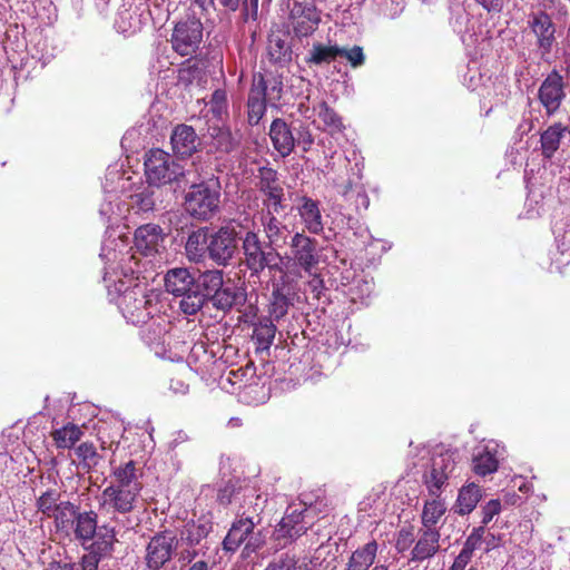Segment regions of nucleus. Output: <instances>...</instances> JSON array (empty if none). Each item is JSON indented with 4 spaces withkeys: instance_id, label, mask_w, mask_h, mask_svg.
<instances>
[{
    "instance_id": "obj_1",
    "label": "nucleus",
    "mask_w": 570,
    "mask_h": 570,
    "mask_svg": "<svg viewBox=\"0 0 570 570\" xmlns=\"http://www.w3.org/2000/svg\"><path fill=\"white\" fill-rule=\"evenodd\" d=\"M220 183L213 175L193 183L185 195L186 212L195 219L209 220L219 212Z\"/></svg>"
},
{
    "instance_id": "obj_2",
    "label": "nucleus",
    "mask_w": 570,
    "mask_h": 570,
    "mask_svg": "<svg viewBox=\"0 0 570 570\" xmlns=\"http://www.w3.org/2000/svg\"><path fill=\"white\" fill-rule=\"evenodd\" d=\"M140 497V493L130 490L105 487L98 497L99 510L112 521L121 522L126 529H134L138 525V519L134 520L131 515L139 508Z\"/></svg>"
},
{
    "instance_id": "obj_3",
    "label": "nucleus",
    "mask_w": 570,
    "mask_h": 570,
    "mask_svg": "<svg viewBox=\"0 0 570 570\" xmlns=\"http://www.w3.org/2000/svg\"><path fill=\"white\" fill-rule=\"evenodd\" d=\"M244 265L252 276H259L265 269H279L281 255L268 242L262 240L258 232L248 230L240 238Z\"/></svg>"
},
{
    "instance_id": "obj_4",
    "label": "nucleus",
    "mask_w": 570,
    "mask_h": 570,
    "mask_svg": "<svg viewBox=\"0 0 570 570\" xmlns=\"http://www.w3.org/2000/svg\"><path fill=\"white\" fill-rule=\"evenodd\" d=\"M165 287L168 293L181 297L179 308L186 315H195L204 306V298L197 288L196 278L188 268L169 269L165 276Z\"/></svg>"
},
{
    "instance_id": "obj_5",
    "label": "nucleus",
    "mask_w": 570,
    "mask_h": 570,
    "mask_svg": "<svg viewBox=\"0 0 570 570\" xmlns=\"http://www.w3.org/2000/svg\"><path fill=\"white\" fill-rule=\"evenodd\" d=\"M156 295L146 294L139 285L125 289L118 299L119 309L127 322L145 325L157 312Z\"/></svg>"
},
{
    "instance_id": "obj_6",
    "label": "nucleus",
    "mask_w": 570,
    "mask_h": 570,
    "mask_svg": "<svg viewBox=\"0 0 570 570\" xmlns=\"http://www.w3.org/2000/svg\"><path fill=\"white\" fill-rule=\"evenodd\" d=\"M144 165L147 183L157 187L170 184L186 175L170 154L158 148L146 154Z\"/></svg>"
},
{
    "instance_id": "obj_7",
    "label": "nucleus",
    "mask_w": 570,
    "mask_h": 570,
    "mask_svg": "<svg viewBox=\"0 0 570 570\" xmlns=\"http://www.w3.org/2000/svg\"><path fill=\"white\" fill-rule=\"evenodd\" d=\"M255 186L261 194V210L284 212L286 209L284 181L277 170L271 167H259Z\"/></svg>"
},
{
    "instance_id": "obj_8",
    "label": "nucleus",
    "mask_w": 570,
    "mask_h": 570,
    "mask_svg": "<svg viewBox=\"0 0 570 570\" xmlns=\"http://www.w3.org/2000/svg\"><path fill=\"white\" fill-rule=\"evenodd\" d=\"M314 507L306 503L292 504L275 530L276 539L293 541L304 534L314 524Z\"/></svg>"
},
{
    "instance_id": "obj_9",
    "label": "nucleus",
    "mask_w": 570,
    "mask_h": 570,
    "mask_svg": "<svg viewBox=\"0 0 570 570\" xmlns=\"http://www.w3.org/2000/svg\"><path fill=\"white\" fill-rule=\"evenodd\" d=\"M530 32L535 39V48L543 61H549V57L557 43V26L551 16L544 11L539 10L531 12L527 20Z\"/></svg>"
},
{
    "instance_id": "obj_10",
    "label": "nucleus",
    "mask_w": 570,
    "mask_h": 570,
    "mask_svg": "<svg viewBox=\"0 0 570 570\" xmlns=\"http://www.w3.org/2000/svg\"><path fill=\"white\" fill-rule=\"evenodd\" d=\"M178 549L177 537L168 530L155 533L146 546L145 564L148 570H160Z\"/></svg>"
},
{
    "instance_id": "obj_11",
    "label": "nucleus",
    "mask_w": 570,
    "mask_h": 570,
    "mask_svg": "<svg viewBox=\"0 0 570 570\" xmlns=\"http://www.w3.org/2000/svg\"><path fill=\"white\" fill-rule=\"evenodd\" d=\"M236 250L237 230L234 226H222L209 236L207 253L218 266L229 265Z\"/></svg>"
},
{
    "instance_id": "obj_12",
    "label": "nucleus",
    "mask_w": 570,
    "mask_h": 570,
    "mask_svg": "<svg viewBox=\"0 0 570 570\" xmlns=\"http://www.w3.org/2000/svg\"><path fill=\"white\" fill-rule=\"evenodd\" d=\"M213 529L212 522L208 520H197L187 522L179 532L177 552L180 562L190 563L197 556L196 547L207 538Z\"/></svg>"
},
{
    "instance_id": "obj_13",
    "label": "nucleus",
    "mask_w": 570,
    "mask_h": 570,
    "mask_svg": "<svg viewBox=\"0 0 570 570\" xmlns=\"http://www.w3.org/2000/svg\"><path fill=\"white\" fill-rule=\"evenodd\" d=\"M203 40V23L199 19L178 22L171 35L173 49L180 56H193Z\"/></svg>"
},
{
    "instance_id": "obj_14",
    "label": "nucleus",
    "mask_w": 570,
    "mask_h": 570,
    "mask_svg": "<svg viewBox=\"0 0 570 570\" xmlns=\"http://www.w3.org/2000/svg\"><path fill=\"white\" fill-rule=\"evenodd\" d=\"M456 466L454 453H440L432 459L431 469L424 474V484L432 497H440Z\"/></svg>"
},
{
    "instance_id": "obj_15",
    "label": "nucleus",
    "mask_w": 570,
    "mask_h": 570,
    "mask_svg": "<svg viewBox=\"0 0 570 570\" xmlns=\"http://www.w3.org/2000/svg\"><path fill=\"white\" fill-rule=\"evenodd\" d=\"M538 99L548 116L554 115L566 99V82L563 76L551 70L538 89Z\"/></svg>"
},
{
    "instance_id": "obj_16",
    "label": "nucleus",
    "mask_w": 570,
    "mask_h": 570,
    "mask_svg": "<svg viewBox=\"0 0 570 570\" xmlns=\"http://www.w3.org/2000/svg\"><path fill=\"white\" fill-rule=\"evenodd\" d=\"M288 258L305 272H311L318 264L317 240L304 232H296L289 242Z\"/></svg>"
},
{
    "instance_id": "obj_17",
    "label": "nucleus",
    "mask_w": 570,
    "mask_h": 570,
    "mask_svg": "<svg viewBox=\"0 0 570 570\" xmlns=\"http://www.w3.org/2000/svg\"><path fill=\"white\" fill-rule=\"evenodd\" d=\"M289 23L296 37H308L321 23V11L314 3L294 2L289 11Z\"/></svg>"
},
{
    "instance_id": "obj_18",
    "label": "nucleus",
    "mask_w": 570,
    "mask_h": 570,
    "mask_svg": "<svg viewBox=\"0 0 570 570\" xmlns=\"http://www.w3.org/2000/svg\"><path fill=\"white\" fill-rule=\"evenodd\" d=\"M107 488L130 490L141 494L144 484L141 481L142 471L137 466L134 460H129L119 465L111 466Z\"/></svg>"
},
{
    "instance_id": "obj_19",
    "label": "nucleus",
    "mask_w": 570,
    "mask_h": 570,
    "mask_svg": "<svg viewBox=\"0 0 570 570\" xmlns=\"http://www.w3.org/2000/svg\"><path fill=\"white\" fill-rule=\"evenodd\" d=\"M165 234L163 228L156 224L139 226L134 236V243L139 253L144 256H153L164 248Z\"/></svg>"
},
{
    "instance_id": "obj_20",
    "label": "nucleus",
    "mask_w": 570,
    "mask_h": 570,
    "mask_svg": "<svg viewBox=\"0 0 570 570\" xmlns=\"http://www.w3.org/2000/svg\"><path fill=\"white\" fill-rule=\"evenodd\" d=\"M282 212L259 210L258 220L263 228L266 242L276 249L286 243L288 236V227L278 217Z\"/></svg>"
},
{
    "instance_id": "obj_21",
    "label": "nucleus",
    "mask_w": 570,
    "mask_h": 570,
    "mask_svg": "<svg viewBox=\"0 0 570 570\" xmlns=\"http://www.w3.org/2000/svg\"><path fill=\"white\" fill-rule=\"evenodd\" d=\"M441 534L436 528H421L411 551V561L423 562L434 557L440 549Z\"/></svg>"
},
{
    "instance_id": "obj_22",
    "label": "nucleus",
    "mask_w": 570,
    "mask_h": 570,
    "mask_svg": "<svg viewBox=\"0 0 570 570\" xmlns=\"http://www.w3.org/2000/svg\"><path fill=\"white\" fill-rule=\"evenodd\" d=\"M297 214L307 232L314 235H318L323 232L324 223L318 200L308 196L299 197Z\"/></svg>"
},
{
    "instance_id": "obj_23",
    "label": "nucleus",
    "mask_w": 570,
    "mask_h": 570,
    "mask_svg": "<svg viewBox=\"0 0 570 570\" xmlns=\"http://www.w3.org/2000/svg\"><path fill=\"white\" fill-rule=\"evenodd\" d=\"M499 445L491 441L475 449L472 459V470L475 474L485 476L492 474L499 466Z\"/></svg>"
},
{
    "instance_id": "obj_24",
    "label": "nucleus",
    "mask_w": 570,
    "mask_h": 570,
    "mask_svg": "<svg viewBox=\"0 0 570 570\" xmlns=\"http://www.w3.org/2000/svg\"><path fill=\"white\" fill-rule=\"evenodd\" d=\"M256 524H258V520L252 515L235 520L223 540V549L227 552H235L253 533Z\"/></svg>"
},
{
    "instance_id": "obj_25",
    "label": "nucleus",
    "mask_w": 570,
    "mask_h": 570,
    "mask_svg": "<svg viewBox=\"0 0 570 570\" xmlns=\"http://www.w3.org/2000/svg\"><path fill=\"white\" fill-rule=\"evenodd\" d=\"M173 150L181 158L190 157L199 146V138L191 126L178 125L171 134Z\"/></svg>"
},
{
    "instance_id": "obj_26",
    "label": "nucleus",
    "mask_w": 570,
    "mask_h": 570,
    "mask_svg": "<svg viewBox=\"0 0 570 570\" xmlns=\"http://www.w3.org/2000/svg\"><path fill=\"white\" fill-rule=\"evenodd\" d=\"M269 137L273 142V147L282 157L291 155L295 147V137L284 119L276 118L272 121L269 127Z\"/></svg>"
},
{
    "instance_id": "obj_27",
    "label": "nucleus",
    "mask_w": 570,
    "mask_h": 570,
    "mask_svg": "<svg viewBox=\"0 0 570 570\" xmlns=\"http://www.w3.org/2000/svg\"><path fill=\"white\" fill-rule=\"evenodd\" d=\"M377 552L379 543L376 540H370L352 551L344 570H371L377 558Z\"/></svg>"
},
{
    "instance_id": "obj_28",
    "label": "nucleus",
    "mask_w": 570,
    "mask_h": 570,
    "mask_svg": "<svg viewBox=\"0 0 570 570\" xmlns=\"http://www.w3.org/2000/svg\"><path fill=\"white\" fill-rule=\"evenodd\" d=\"M98 527V515L95 511L78 512L71 525L75 539L86 546L91 542L96 535Z\"/></svg>"
},
{
    "instance_id": "obj_29",
    "label": "nucleus",
    "mask_w": 570,
    "mask_h": 570,
    "mask_svg": "<svg viewBox=\"0 0 570 570\" xmlns=\"http://www.w3.org/2000/svg\"><path fill=\"white\" fill-rule=\"evenodd\" d=\"M142 13L138 6H130L119 10L116 28L121 33L132 35L142 27Z\"/></svg>"
},
{
    "instance_id": "obj_30",
    "label": "nucleus",
    "mask_w": 570,
    "mask_h": 570,
    "mask_svg": "<svg viewBox=\"0 0 570 570\" xmlns=\"http://www.w3.org/2000/svg\"><path fill=\"white\" fill-rule=\"evenodd\" d=\"M567 131L561 122L549 126L540 137L541 153L544 158H552L560 147L561 139Z\"/></svg>"
},
{
    "instance_id": "obj_31",
    "label": "nucleus",
    "mask_w": 570,
    "mask_h": 570,
    "mask_svg": "<svg viewBox=\"0 0 570 570\" xmlns=\"http://www.w3.org/2000/svg\"><path fill=\"white\" fill-rule=\"evenodd\" d=\"M276 334V325L271 317H259L254 323L253 340L258 351L269 350Z\"/></svg>"
},
{
    "instance_id": "obj_32",
    "label": "nucleus",
    "mask_w": 570,
    "mask_h": 570,
    "mask_svg": "<svg viewBox=\"0 0 570 570\" xmlns=\"http://www.w3.org/2000/svg\"><path fill=\"white\" fill-rule=\"evenodd\" d=\"M341 47L338 45H324L321 42L313 43L305 57V62L308 66H322L324 63H331L335 61L341 53Z\"/></svg>"
},
{
    "instance_id": "obj_33",
    "label": "nucleus",
    "mask_w": 570,
    "mask_h": 570,
    "mask_svg": "<svg viewBox=\"0 0 570 570\" xmlns=\"http://www.w3.org/2000/svg\"><path fill=\"white\" fill-rule=\"evenodd\" d=\"M317 117L321 119L323 126L318 127L323 131L334 136L344 130L345 126L343 124L342 117L328 106L325 100H321L317 102Z\"/></svg>"
},
{
    "instance_id": "obj_34",
    "label": "nucleus",
    "mask_w": 570,
    "mask_h": 570,
    "mask_svg": "<svg viewBox=\"0 0 570 570\" xmlns=\"http://www.w3.org/2000/svg\"><path fill=\"white\" fill-rule=\"evenodd\" d=\"M267 57L271 62L284 66L292 59V49L281 35H271L267 42Z\"/></svg>"
},
{
    "instance_id": "obj_35",
    "label": "nucleus",
    "mask_w": 570,
    "mask_h": 570,
    "mask_svg": "<svg viewBox=\"0 0 570 570\" xmlns=\"http://www.w3.org/2000/svg\"><path fill=\"white\" fill-rule=\"evenodd\" d=\"M208 242L209 236L207 228H198L191 232L185 245L187 257L194 262L200 261L207 252Z\"/></svg>"
},
{
    "instance_id": "obj_36",
    "label": "nucleus",
    "mask_w": 570,
    "mask_h": 570,
    "mask_svg": "<svg viewBox=\"0 0 570 570\" xmlns=\"http://www.w3.org/2000/svg\"><path fill=\"white\" fill-rule=\"evenodd\" d=\"M196 285L205 303L224 285V273L219 269L206 271L199 274Z\"/></svg>"
},
{
    "instance_id": "obj_37",
    "label": "nucleus",
    "mask_w": 570,
    "mask_h": 570,
    "mask_svg": "<svg viewBox=\"0 0 570 570\" xmlns=\"http://www.w3.org/2000/svg\"><path fill=\"white\" fill-rule=\"evenodd\" d=\"M266 503L267 498L257 493L255 488L248 485V488H245L242 499L243 517L252 515L255 520H258L259 523V514L264 511Z\"/></svg>"
},
{
    "instance_id": "obj_38",
    "label": "nucleus",
    "mask_w": 570,
    "mask_h": 570,
    "mask_svg": "<svg viewBox=\"0 0 570 570\" xmlns=\"http://www.w3.org/2000/svg\"><path fill=\"white\" fill-rule=\"evenodd\" d=\"M481 488L475 483H469L461 488L456 499V512L461 515L472 512L481 500Z\"/></svg>"
},
{
    "instance_id": "obj_39",
    "label": "nucleus",
    "mask_w": 570,
    "mask_h": 570,
    "mask_svg": "<svg viewBox=\"0 0 570 570\" xmlns=\"http://www.w3.org/2000/svg\"><path fill=\"white\" fill-rule=\"evenodd\" d=\"M340 193L344 200L348 203L350 206H352L357 213L366 210L370 206V198L363 185H353L351 181H348L342 187Z\"/></svg>"
},
{
    "instance_id": "obj_40",
    "label": "nucleus",
    "mask_w": 570,
    "mask_h": 570,
    "mask_svg": "<svg viewBox=\"0 0 570 570\" xmlns=\"http://www.w3.org/2000/svg\"><path fill=\"white\" fill-rule=\"evenodd\" d=\"M267 101L262 89L250 88L247 100V117L250 126L259 124L266 112Z\"/></svg>"
},
{
    "instance_id": "obj_41",
    "label": "nucleus",
    "mask_w": 570,
    "mask_h": 570,
    "mask_svg": "<svg viewBox=\"0 0 570 570\" xmlns=\"http://www.w3.org/2000/svg\"><path fill=\"white\" fill-rule=\"evenodd\" d=\"M248 485L249 482L246 480H228L223 487L218 489V502L224 505L230 504L233 501L242 502L245 488H248Z\"/></svg>"
},
{
    "instance_id": "obj_42",
    "label": "nucleus",
    "mask_w": 570,
    "mask_h": 570,
    "mask_svg": "<svg viewBox=\"0 0 570 570\" xmlns=\"http://www.w3.org/2000/svg\"><path fill=\"white\" fill-rule=\"evenodd\" d=\"M250 88L262 89L266 100L271 101L272 104H275L282 97L283 82L279 78L274 76L264 77L262 75H258V77L254 78Z\"/></svg>"
},
{
    "instance_id": "obj_43",
    "label": "nucleus",
    "mask_w": 570,
    "mask_h": 570,
    "mask_svg": "<svg viewBox=\"0 0 570 570\" xmlns=\"http://www.w3.org/2000/svg\"><path fill=\"white\" fill-rule=\"evenodd\" d=\"M82 434L83 432L78 425L68 423L55 430L51 435L57 448L70 449L81 439Z\"/></svg>"
},
{
    "instance_id": "obj_44",
    "label": "nucleus",
    "mask_w": 570,
    "mask_h": 570,
    "mask_svg": "<svg viewBox=\"0 0 570 570\" xmlns=\"http://www.w3.org/2000/svg\"><path fill=\"white\" fill-rule=\"evenodd\" d=\"M445 511V504L440 497L426 501L421 515L422 528H435Z\"/></svg>"
},
{
    "instance_id": "obj_45",
    "label": "nucleus",
    "mask_w": 570,
    "mask_h": 570,
    "mask_svg": "<svg viewBox=\"0 0 570 570\" xmlns=\"http://www.w3.org/2000/svg\"><path fill=\"white\" fill-rule=\"evenodd\" d=\"M79 508L70 501H61L50 518H53L56 527L61 530L71 528Z\"/></svg>"
},
{
    "instance_id": "obj_46",
    "label": "nucleus",
    "mask_w": 570,
    "mask_h": 570,
    "mask_svg": "<svg viewBox=\"0 0 570 570\" xmlns=\"http://www.w3.org/2000/svg\"><path fill=\"white\" fill-rule=\"evenodd\" d=\"M240 295L235 286L223 285L209 299L214 307L222 311H228L239 301Z\"/></svg>"
},
{
    "instance_id": "obj_47",
    "label": "nucleus",
    "mask_w": 570,
    "mask_h": 570,
    "mask_svg": "<svg viewBox=\"0 0 570 570\" xmlns=\"http://www.w3.org/2000/svg\"><path fill=\"white\" fill-rule=\"evenodd\" d=\"M289 305L291 301L284 293V289L281 287L274 288L272 293V301L269 304L271 317H273L275 321L281 320L287 314Z\"/></svg>"
},
{
    "instance_id": "obj_48",
    "label": "nucleus",
    "mask_w": 570,
    "mask_h": 570,
    "mask_svg": "<svg viewBox=\"0 0 570 570\" xmlns=\"http://www.w3.org/2000/svg\"><path fill=\"white\" fill-rule=\"evenodd\" d=\"M61 493L57 489H48L37 499V509L48 518L55 512L60 504Z\"/></svg>"
},
{
    "instance_id": "obj_49",
    "label": "nucleus",
    "mask_w": 570,
    "mask_h": 570,
    "mask_svg": "<svg viewBox=\"0 0 570 570\" xmlns=\"http://www.w3.org/2000/svg\"><path fill=\"white\" fill-rule=\"evenodd\" d=\"M76 454L80 460L81 466L87 471L96 468L100 461V455L95 445L89 442H83L77 446Z\"/></svg>"
},
{
    "instance_id": "obj_50",
    "label": "nucleus",
    "mask_w": 570,
    "mask_h": 570,
    "mask_svg": "<svg viewBox=\"0 0 570 570\" xmlns=\"http://www.w3.org/2000/svg\"><path fill=\"white\" fill-rule=\"evenodd\" d=\"M298 559L291 552H285L275 558L265 570H298Z\"/></svg>"
},
{
    "instance_id": "obj_51",
    "label": "nucleus",
    "mask_w": 570,
    "mask_h": 570,
    "mask_svg": "<svg viewBox=\"0 0 570 570\" xmlns=\"http://www.w3.org/2000/svg\"><path fill=\"white\" fill-rule=\"evenodd\" d=\"M131 205L137 212L148 213L155 207L153 193L145 189L131 196Z\"/></svg>"
},
{
    "instance_id": "obj_52",
    "label": "nucleus",
    "mask_w": 570,
    "mask_h": 570,
    "mask_svg": "<svg viewBox=\"0 0 570 570\" xmlns=\"http://www.w3.org/2000/svg\"><path fill=\"white\" fill-rule=\"evenodd\" d=\"M210 110L214 115L220 116L227 110V95L223 89H216L209 100Z\"/></svg>"
},
{
    "instance_id": "obj_53",
    "label": "nucleus",
    "mask_w": 570,
    "mask_h": 570,
    "mask_svg": "<svg viewBox=\"0 0 570 570\" xmlns=\"http://www.w3.org/2000/svg\"><path fill=\"white\" fill-rule=\"evenodd\" d=\"M485 530L484 527L474 528L472 532L469 534L466 540L463 544V550L468 551L469 553L473 554V552L476 549L481 548V544L483 542Z\"/></svg>"
},
{
    "instance_id": "obj_54",
    "label": "nucleus",
    "mask_w": 570,
    "mask_h": 570,
    "mask_svg": "<svg viewBox=\"0 0 570 570\" xmlns=\"http://www.w3.org/2000/svg\"><path fill=\"white\" fill-rule=\"evenodd\" d=\"M341 53L338 57L345 58L353 68H357L364 63L365 56L363 49L360 46H354L351 49L341 47Z\"/></svg>"
},
{
    "instance_id": "obj_55",
    "label": "nucleus",
    "mask_w": 570,
    "mask_h": 570,
    "mask_svg": "<svg viewBox=\"0 0 570 570\" xmlns=\"http://www.w3.org/2000/svg\"><path fill=\"white\" fill-rule=\"evenodd\" d=\"M214 146L217 150L229 153L234 149V140L229 130L219 129L214 137Z\"/></svg>"
},
{
    "instance_id": "obj_56",
    "label": "nucleus",
    "mask_w": 570,
    "mask_h": 570,
    "mask_svg": "<svg viewBox=\"0 0 570 570\" xmlns=\"http://www.w3.org/2000/svg\"><path fill=\"white\" fill-rule=\"evenodd\" d=\"M302 147L304 151H308L314 144V136L311 132L308 126H301L297 130V137L295 144Z\"/></svg>"
},
{
    "instance_id": "obj_57",
    "label": "nucleus",
    "mask_w": 570,
    "mask_h": 570,
    "mask_svg": "<svg viewBox=\"0 0 570 570\" xmlns=\"http://www.w3.org/2000/svg\"><path fill=\"white\" fill-rule=\"evenodd\" d=\"M501 511V502L498 499L490 500L482 508V524H488Z\"/></svg>"
},
{
    "instance_id": "obj_58",
    "label": "nucleus",
    "mask_w": 570,
    "mask_h": 570,
    "mask_svg": "<svg viewBox=\"0 0 570 570\" xmlns=\"http://www.w3.org/2000/svg\"><path fill=\"white\" fill-rule=\"evenodd\" d=\"M414 542L413 533L410 530L401 529L396 539V549L400 552L407 550Z\"/></svg>"
},
{
    "instance_id": "obj_59",
    "label": "nucleus",
    "mask_w": 570,
    "mask_h": 570,
    "mask_svg": "<svg viewBox=\"0 0 570 570\" xmlns=\"http://www.w3.org/2000/svg\"><path fill=\"white\" fill-rule=\"evenodd\" d=\"M99 563V556L96 552H89L81 558L79 566L76 570H97Z\"/></svg>"
},
{
    "instance_id": "obj_60",
    "label": "nucleus",
    "mask_w": 570,
    "mask_h": 570,
    "mask_svg": "<svg viewBox=\"0 0 570 570\" xmlns=\"http://www.w3.org/2000/svg\"><path fill=\"white\" fill-rule=\"evenodd\" d=\"M472 557L473 554L462 549L449 570H466V567L471 562Z\"/></svg>"
},
{
    "instance_id": "obj_61",
    "label": "nucleus",
    "mask_w": 570,
    "mask_h": 570,
    "mask_svg": "<svg viewBox=\"0 0 570 570\" xmlns=\"http://www.w3.org/2000/svg\"><path fill=\"white\" fill-rule=\"evenodd\" d=\"M244 551L247 553L254 552L258 550L264 544V539L262 538L261 532H254L248 535L246 539Z\"/></svg>"
},
{
    "instance_id": "obj_62",
    "label": "nucleus",
    "mask_w": 570,
    "mask_h": 570,
    "mask_svg": "<svg viewBox=\"0 0 570 570\" xmlns=\"http://www.w3.org/2000/svg\"><path fill=\"white\" fill-rule=\"evenodd\" d=\"M488 13H499L503 10L504 0H474Z\"/></svg>"
},
{
    "instance_id": "obj_63",
    "label": "nucleus",
    "mask_w": 570,
    "mask_h": 570,
    "mask_svg": "<svg viewBox=\"0 0 570 570\" xmlns=\"http://www.w3.org/2000/svg\"><path fill=\"white\" fill-rule=\"evenodd\" d=\"M243 2L245 3V20H247L249 17L255 19L257 17L258 0H249V2H247V0H243Z\"/></svg>"
},
{
    "instance_id": "obj_64",
    "label": "nucleus",
    "mask_w": 570,
    "mask_h": 570,
    "mask_svg": "<svg viewBox=\"0 0 570 570\" xmlns=\"http://www.w3.org/2000/svg\"><path fill=\"white\" fill-rule=\"evenodd\" d=\"M77 564L72 562L51 561L43 570H76Z\"/></svg>"
}]
</instances>
